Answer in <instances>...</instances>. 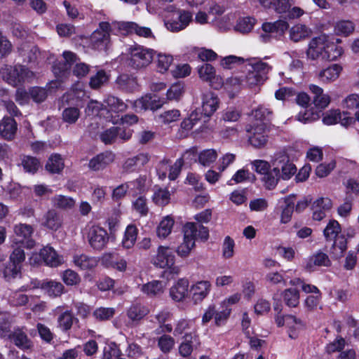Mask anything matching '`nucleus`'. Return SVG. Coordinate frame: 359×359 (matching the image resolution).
I'll return each instance as SVG.
<instances>
[{
    "instance_id": "obj_1",
    "label": "nucleus",
    "mask_w": 359,
    "mask_h": 359,
    "mask_svg": "<svg viewBox=\"0 0 359 359\" xmlns=\"http://www.w3.org/2000/svg\"><path fill=\"white\" fill-rule=\"evenodd\" d=\"M341 40L327 34H321L313 38L306 50L307 57L312 60H322L333 61L340 57L344 49L339 45Z\"/></svg>"
},
{
    "instance_id": "obj_2",
    "label": "nucleus",
    "mask_w": 359,
    "mask_h": 359,
    "mask_svg": "<svg viewBox=\"0 0 359 359\" xmlns=\"http://www.w3.org/2000/svg\"><path fill=\"white\" fill-rule=\"evenodd\" d=\"M65 60L64 63L55 64L53 67V72L57 79L65 76L68 69L75 63L73 67V74L78 78L86 76L90 70V67L84 62H77L76 55L71 51H65L62 54Z\"/></svg>"
},
{
    "instance_id": "obj_3",
    "label": "nucleus",
    "mask_w": 359,
    "mask_h": 359,
    "mask_svg": "<svg viewBox=\"0 0 359 359\" xmlns=\"http://www.w3.org/2000/svg\"><path fill=\"white\" fill-rule=\"evenodd\" d=\"M128 61L130 66L140 69L149 66L153 60L156 51L140 45H133L128 48Z\"/></svg>"
},
{
    "instance_id": "obj_4",
    "label": "nucleus",
    "mask_w": 359,
    "mask_h": 359,
    "mask_svg": "<svg viewBox=\"0 0 359 359\" xmlns=\"http://www.w3.org/2000/svg\"><path fill=\"white\" fill-rule=\"evenodd\" d=\"M11 318L5 314L0 316V337L8 338L21 348H28L30 346V341L27 334L21 329H15L11 331Z\"/></svg>"
},
{
    "instance_id": "obj_5",
    "label": "nucleus",
    "mask_w": 359,
    "mask_h": 359,
    "mask_svg": "<svg viewBox=\"0 0 359 359\" xmlns=\"http://www.w3.org/2000/svg\"><path fill=\"white\" fill-rule=\"evenodd\" d=\"M341 227L335 219H331L323 230V236L327 241H334V250H339L341 256L347 248V241L345 237L341 235Z\"/></svg>"
},
{
    "instance_id": "obj_6",
    "label": "nucleus",
    "mask_w": 359,
    "mask_h": 359,
    "mask_svg": "<svg viewBox=\"0 0 359 359\" xmlns=\"http://www.w3.org/2000/svg\"><path fill=\"white\" fill-rule=\"evenodd\" d=\"M175 257L172 250L169 248L160 245L156 253L151 257V263L156 267L167 269L171 273L177 274L180 271L178 266L175 265Z\"/></svg>"
},
{
    "instance_id": "obj_7",
    "label": "nucleus",
    "mask_w": 359,
    "mask_h": 359,
    "mask_svg": "<svg viewBox=\"0 0 359 359\" xmlns=\"http://www.w3.org/2000/svg\"><path fill=\"white\" fill-rule=\"evenodd\" d=\"M3 79L10 85L15 86L22 81H29L34 73L22 65L6 67L1 72Z\"/></svg>"
},
{
    "instance_id": "obj_8",
    "label": "nucleus",
    "mask_w": 359,
    "mask_h": 359,
    "mask_svg": "<svg viewBox=\"0 0 359 359\" xmlns=\"http://www.w3.org/2000/svg\"><path fill=\"white\" fill-rule=\"evenodd\" d=\"M29 261L32 265L39 264L40 262H43L48 266L57 267L64 262V259L53 248L46 246L40 250L39 254H32Z\"/></svg>"
},
{
    "instance_id": "obj_9",
    "label": "nucleus",
    "mask_w": 359,
    "mask_h": 359,
    "mask_svg": "<svg viewBox=\"0 0 359 359\" xmlns=\"http://www.w3.org/2000/svg\"><path fill=\"white\" fill-rule=\"evenodd\" d=\"M231 313V309L222 306L220 303L218 308L215 304H210L206 308L202 316V324L206 325L213 319L216 326H223L227 322Z\"/></svg>"
},
{
    "instance_id": "obj_10",
    "label": "nucleus",
    "mask_w": 359,
    "mask_h": 359,
    "mask_svg": "<svg viewBox=\"0 0 359 359\" xmlns=\"http://www.w3.org/2000/svg\"><path fill=\"white\" fill-rule=\"evenodd\" d=\"M111 26L107 22H102L99 27L90 36V43L93 48L98 50H107L110 46Z\"/></svg>"
},
{
    "instance_id": "obj_11",
    "label": "nucleus",
    "mask_w": 359,
    "mask_h": 359,
    "mask_svg": "<svg viewBox=\"0 0 359 359\" xmlns=\"http://www.w3.org/2000/svg\"><path fill=\"white\" fill-rule=\"evenodd\" d=\"M86 231V237L90 247L100 250L106 246L109 241V235L104 228L93 224L88 226Z\"/></svg>"
},
{
    "instance_id": "obj_12",
    "label": "nucleus",
    "mask_w": 359,
    "mask_h": 359,
    "mask_svg": "<svg viewBox=\"0 0 359 359\" xmlns=\"http://www.w3.org/2000/svg\"><path fill=\"white\" fill-rule=\"evenodd\" d=\"M272 165L281 170L280 178L283 180H290L297 172V168L290 161L288 155L285 152H278L274 154L271 160Z\"/></svg>"
},
{
    "instance_id": "obj_13",
    "label": "nucleus",
    "mask_w": 359,
    "mask_h": 359,
    "mask_svg": "<svg viewBox=\"0 0 359 359\" xmlns=\"http://www.w3.org/2000/svg\"><path fill=\"white\" fill-rule=\"evenodd\" d=\"M266 126L264 123L249 125L246 127V132L250 133L248 142L255 148H262L268 142Z\"/></svg>"
},
{
    "instance_id": "obj_14",
    "label": "nucleus",
    "mask_w": 359,
    "mask_h": 359,
    "mask_svg": "<svg viewBox=\"0 0 359 359\" xmlns=\"http://www.w3.org/2000/svg\"><path fill=\"white\" fill-rule=\"evenodd\" d=\"M184 238L191 242H195L197 239L206 241L209 237L208 228L194 222H187L183 227Z\"/></svg>"
},
{
    "instance_id": "obj_15",
    "label": "nucleus",
    "mask_w": 359,
    "mask_h": 359,
    "mask_svg": "<svg viewBox=\"0 0 359 359\" xmlns=\"http://www.w3.org/2000/svg\"><path fill=\"white\" fill-rule=\"evenodd\" d=\"M200 116L204 118H210L217 110L219 105V100L217 95L212 92H207L202 95Z\"/></svg>"
},
{
    "instance_id": "obj_16",
    "label": "nucleus",
    "mask_w": 359,
    "mask_h": 359,
    "mask_svg": "<svg viewBox=\"0 0 359 359\" xmlns=\"http://www.w3.org/2000/svg\"><path fill=\"white\" fill-rule=\"evenodd\" d=\"M137 112L146 110H156L163 106V102L156 95H146L141 98L130 102Z\"/></svg>"
},
{
    "instance_id": "obj_17",
    "label": "nucleus",
    "mask_w": 359,
    "mask_h": 359,
    "mask_svg": "<svg viewBox=\"0 0 359 359\" xmlns=\"http://www.w3.org/2000/svg\"><path fill=\"white\" fill-rule=\"evenodd\" d=\"M175 18L165 21V25L172 32H178L184 29L192 20V15L189 11H177L174 13Z\"/></svg>"
},
{
    "instance_id": "obj_18",
    "label": "nucleus",
    "mask_w": 359,
    "mask_h": 359,
    "mask_svg": "<svg viewBox=\"0 0 359 359\" xmlns=\"http://www.w3.org/2000/svg\"><path fill=\"white\" fill-rule=\"evenodd\" d=\"M212 284L209 280H199L192 284L189 288L192 301L198 304L205 299L210 292Z\"/></svg>"
},
{
    "instance_id": "obj_19",
    "label": "nucleus",
    "mask_w": 359,
    "mask_h": 359,
    "mask_svg": "<svg viewBox=\"0 0 359 359\" xmlns=\"http://www.w3.org/2000/svg\"><path fill=\"white\" fill-rule=\"evenodd\" d=\"M198 336L195 332L186 333L182 338V341L178 347L179 353L182 357L189 356L193 350L200 346Z\"/></svg>"
},
{
    "instance_id": "obj_20",
    "label": "nucleus",
    "mask_w": 359,
    "mask_h": 359,
    "mask_svg": "<svg viewBox=\"0 0 359 359\" xmlns=\"http://www.w3.org/2000/svg\"><path fill=\"white\" fill-rule=\"evenodd\" d=\"M183 165L182 158H178L172 165L170 166L168 161H161L157 168V172L161 180L166 177L167 171L169 170L168 178L170 180H175L181 172Z\"/></svg>"
},
{
    "instance_id": "obj_21",
    "label": "nucleus",
    "mask_w": 359,
    "mask_h": 359,
    "mask_svg": "<svg viewBox=\"0 0 359 359\" xmlns=\"http://www.w3.org/2000/svg\"><path fill=\"white\" fill-rule=\"evenodd\" d=\"M33 288H41V290L50 297H57L64 292L63 285L57 281L52 280H46L42 282H36L34 283Z\"/></svg>"
},
{
    "instance_id": "obj_22",
    "label": "nucleus",
    "mask_w": 359,
    "mask_h": 359,
    "mask_svg": "<svg viewBox=\"0 0 359 359\" xmlns=\"http://www.w3.org/2000/svg\"><path fill=\"white\" fill-rule=\"evenodd\" d=\"M13 231L19 241L25 244L26 248H32L34 245V241L30 239L34 231L31 225L22 223L15 224Z\"/></svg>"
},
{
    "instance_id": "obj_23",
    "label": "nucleus",
    "mask_w": 359,
    "mask_h": 359,
    "mask_svg": "<svg viewBox=\"0 0 359 359\" xmlns=\"http://www.w3.org/2000/svg\"><path fill=\"white\" fill-rule=\"evenodd\" d=\"M323 122L327 126L340 122L342 126H347L354 122V118L348 116L346 113L341 114L339 110H330L325 114Z\"/></svg>"
},
{
    "instance_id": "obj_24",
    "label": "nucleus",
    "mask_w": 359,
    "mask_h": 359,
    "mask_svg": "<svg viewBox=\"0 0 359 359\" xmlns=\"http://www.w3.org/2000/svg\"><path fill=\"white\" fill-rule=\"evenodd\" d=\"M189 291V280L181 278L170 287V296L175 302H182L187 297Z\"/></svg>"
},
{
    "instance_id": "obj_25",
    "label": "nucleus",
    "mask_w": 359,
    "mask_h": 359,
    "mask_svg": "<svg viewBox=\"0 0 359 359\" xmlns=\"http://www.w3.org/2000/svg\"><path fill=\"white\" fill-rule=\"evenodd\" d=\"M332 201L328 198H319L312 205L313 218L315 220L320 221L325 216L332 207Z\"/></svg>"
},
{
    "instance_id": "obj_26",
    "label": "nucleus",
    "mask_w": 359,
    "mask_h": 359,
    "mask_svg": "<svg viewBox=\"0 0 359 359\" xmlns=\"http://www.w3.org/2000/svg\"><path fill=\"white\" fill-rule=\"evenodd\" d=\"M288 28V23L285 20H277L274 22H265L262 25V30L266 33L262 34L263 41H267L269 36L267 34H276L280 35Z\"/></svg>"
},
{
    "instance_id": "obj_27",
    "label": "nucleus",
    "mask_w": 359,
    "mask_h": 359,
    "mask_svg": "<svg viewBox=\"0 0 359 359\" xmlns=\"http://www.w3.org/2000/svg\"><path fill=\"white\" fill-rule=\"evenodd\" d=\"M114 160V154L111 151L101 153L93 157L88 164L90 169L97 171L103 170Z\"/></svg>"
},
{
    "instance_id": "obj_28",
    "label": "nucleus",
    "mask_w": 359,
    "mask_h": 359,
    "mask_svg": "<svg viewBox=\"0 0 359 359\" xmlns=\"http://www.w3.org/2000/svg\"><path fill=\"white\" fill-rule=\"evenodd\" d=\"M309 90L313 94V102L316 107L322 110L329 105L330 97L323 93L322 88L315 84H311L309 85Z\"/></svg>"
},
{
    "instance_id": "obj_29",
    "label": "nucleus",
    "mask_w": 359,
    "mask_h": 359,
    "mask_svg": "<svg viewBox=\"0 0 359 359\" xmlns=\"http://www.w3.org/2000/svg\"><path fill=\"white\" fill-rule=\"evenodd\" d=\"M86 97L84 90L83 84L77 83L71 89V90L63 96V100L67 102L75 104L78 107H82L80 102Z\"/></svg>"
},
{
    "instance_id": "obj_30",
    "label": "nucleus",
    "mask_w": 359,
    "mask_h": 359,
    "mask_svg": "<svg viewBox=\"0 0 359 359\" xmlns=\"http://www.w3.org/2000/svg\"><path fill=\"white\" fill-rule=\"evenodd\" d=\"M149 160V154L147 152H142L133 157L128 158L123 164V168L127 171L139 170L145 165Z\"/></svg>"
},
{
    "instance_id": "obj_31",
    "label": "nucleus",
    "mask_w": 359,
    "mask_h": 359,
    "mask_svg": "<svg viewBox=\"0 0 359 359\" xmlns=\"http://www.w3.org/2000/svg\"><path fill=\"white\" fill-rule=\"evenodd\" d=\"M342 69L339 64L331 65L318 73V79L325 83L333 82L339 78Z\"/></svg>"
},
{
    "instance_id": "obj_32",
    "label": "nucleus",
    "mask_w": 359,
    "mask_h": 359,
    "mask_svg": "<svg viewBox=\"0 0 359 359\" xmlns=\"http://www.w3.org/2000/svg\"><path fill=\"white\" fill-rule=\"evenodd\" d=\"M311 34V29L301 23L294 25L289 29V37L294 42L303 41L310 37Z\"/></svg>"
},
{
    "instance_id": "obj_33",
    "label": "nucleus",
    "mask_w": 359,
    "mask_h": 359,
    "mask_svg": "<svg viewBox=\"0 0 359 359\" xmlns=\"http://www.w3.org/2000/svg\"><path fill=\"white\" fill-rule=\"evenodd\" d=\"M294 198L295 196L291 194L278 201L279 203H285L280 214V223L287 224L291 220L294 211Z\"/></svg>"
},
{
    "instance_id": "obj_34",
    "label": "nucleus",
    "mask_w": 359,
    "mask_h": 359,
    "mask_svg": "<svg viewBox=\"0 0 359 359\" xmlns=\"http://www.w3.org/2000/svg\"><path fill=\"white\" fill-rule=\"evenodd\" d=\"M330 264L328 255L319 251L307 259L305 267L309 271H313L316 266H328Z\"/></svg>"
},
{
    "instance_id": "obj_35",
    "label": "nucleus",
    "mask_w": 359,
    "mask_h": 359,
    "mask_svg": "<svg viewBox=\"0 0 359 359\" xmlns=\"http://www.w3.org/2000/svg\"><path fill=\"white\" fill-rule=\"evenodd\" d=\"M165 285L163 281L154 280L148 282L141 287V291L149 297H154L164 292Z\"/></svg>"
},
{
    "instance_id": "obj_36",
    "label": "nucleus",
    "mask_w": 359,
    "mask_h": 359,
    "mask_svg": "<svg viewBox=\"0 0 359 359\" xmlns=\"http://www.w3.org/2000/svg\"><path fill=\"white\" fill-rule=\"evenodd\" d=\"M50 201L53 207L62 210H71L76 204V200L74 198L62 194L55 195L50 198Z\"/></svg>"
},
{
    "instance_id": "obj_37",
    "label": "nucleus",
    "mask_w": 359,
    "mask_h": 359,
    "mask_svg": "<svg viewBox=\"0 0 359 359\" xmlns=\"http://www.w3.org/2000/svg\"><path fill=\"white\" fill-rule=\"evenodd\" d=\"M246 62H248V65L251 67L254 72H256L259 76H262V79L264 81L267 79V74L272 69L271 65L256 58L248 59Z\"/></svg>"
},
{
    "instance_id": "obj_38",
    "label": "nucleus",
    "mask_w": 359,
    "mask_h": 359,
    "mask_svg": "<svg viewBox=\"0 0 359 359\" xmlns=\"http://www.w3.org/2000/svg\"><path fill=\"white\" fill-rule=\"evenodd\" d=\"M17 130V123L13 118L4 117L0 124V134L6 140H12Z\"/></svg>"
},
{
    "instance_id": "obj_39",
    "label": "nucleus",
    "mask_w": 359,
    "mask_h": 359,
    "mask_svg": "<svg viewBox=\"0 0 359 359\" xmlns=\"http://www.w3.org/2000/svg\"><path fill=\"white\" fill-rule=\"evenodd\" d=\"M304 327L303 321L294 316H289L286 320V327L291 339H296L304 330Z\"/></svg>"
},
{
    "instance_id": "obj_40",
    "label": "nucleus",
    "mask_w": 359,
    "mask_h": 359,
    "mask_svg": "<svg viewBox=\"0 0 359 359\" xmlns=\"http://www.w3.org/2000/svg\"><path fill=\"white\" fill-rule=\"evenodd\" d=\"M272 169L267 172L266 174H264L261 178L264 187L269 190L273 189L280 179V172H279L278 168L275 165H272Z\"/></svg>"
},
{
    "instance_id": "obj_41",
    "label": "nucleus",
    "mask_w": 359,
    "mask_h": 359,
    "mask_svg": "<svg viewBox=\"0 0 359 359\" xmlns=\"http://www.w3.org/2000/svg\"><path fill=\"white\" fill-rule=\"evenodd\" d=\"M149 313L147 306L136 304H133L127 311V316L133 323H137Z\"/></svg>"
},
{
    "instance_id": "obj_42",
    "label": "nucleus",
    "mask_w": 359,
    "mask_h": 359,
    "mask_svg": "<svg viewBox=\"0 0 359 359\" xmlns=\"http://www.w3.org/2000/svg\"><path fill=\"white\" fill-rule=\"evenodd\" d=\"M102 262L107 266L119 271H125L127 268V262L124 259H116L114 255L106 253L102 257Z\"/></svg>"
},
{
    "instance_id": "obj_43",
    "label": "nucleus",
    "mask_w": 359,
    "mask_h": 359,
    "mask_svg": "<svg viewBox=\"0 0 359 359\" xmlns=\"http://www.w3.org/2000/svg\"><path fill=\"white\" fill-rule=\"evenodd\" d=\"M138 234L137 226L133 224L127 226L123 238L122 239V246L126 249H130L135 245Z\"/></svg>"
},
{
    "instance_id": "obj_44",
    "label": "nucleus",
    "mask_w": 359,
    "mask_h": 359,
    "mask_svg": "<svg viewBox=\"0 0 359 359\" xmlns=\"http://www.w3.org/2000/svg\"><path fill=\"white\" fill-rule=\"evenodd\" d=\"M74 263L81 269H92L97 265L98 260L95 257L81 254L74 255Z\"/></svg>"
},
{
    "instance_id": "obj_45",
    "label": "nucleus",
    "mask_w": 359,
    "mask_h": 359,
    "mask_svg": "<svg viewBox=\"0 0 359 359\" xmlns=\"http://www.w3.org/2000/svg\"><path fill=\"white\" fill-rule=\"evenodd\" d=\"M174 219L170 217L166 216L162 219L156 229V234L160 238H165L170 234L173 225Z\"/></svg>"
},
{
    "instance_id": "obj_46",
    "label": "nucleus",
    "mask_w": 359,
    "mask_h": 359,
    "mask_svg": "<svg viewBox=\"0 0 359 359\" xmlns=\"http://www.w3.org/2000/svg\"><path fill=\"white\" fill-rule=\"evenodd\" d=\"M172 62V55L163 53H158L155 61L157 72L161 74L167 72Z\"/></svg>"
},
{
    "instance_id": "obj_47",
    "label": "nucleus",
    "mask_w": 359,
    "mask_h": 359,
    "mask_svg": "<svg viewBox=\"0 0 359 359\" xmlns=\"http://www.w3.org/2000/svg\"><path fill=\"white\" fill-rule=\"evenodd\" d=\"M244 87V80L240 76H233L227 79L224 84V88L229 94H233Z\"/></svg>"
},
{
    "instance_id": "obj_48",
    "label": "nucleus",
    "mask_w": 359,
    "mask_h": 359,
    "mask_svg": "<svg viewBox=\"0 0 359 359\" xmlns=\"http://www.w3.org/2000/svg\"><path fill=\"white\" fill-rule=\"evenodd\" d=\"M157 346L163 353H170L175 346V339L167 334H163L157 339Z\"/></svg>"
},
{
    "instance_id": "obj_49",
    "label": "nucleus",
    "mask_w": 359,
    "mask_h": 359,
    "mask_svg": "<svg viewBox=\"0 0 359 359\" xmlns=\"http://www.w3.org/2000/svg\"><path fill=\"white\" fill-rule=\"evenodd\" d=\"M64 166V161L61 156L59 154H53L48 158L46 168L50 172L58 173L62 170Z\"/></svg>"
},
{
    "instance_id": "obj_50",
    "label": "nucleus",
    "mask_w": 359,
    "mask_h": 359,
    "mask_svg": "<svg viewBox=\"0 0 359 359\" xmlns=\"http://www.w3.org/2000/svg\"><path fill=\"white\" fill-rule=\"evenodd\" d=\"M81 116V111L78 106L65 108L62 113V118L64 122L72 125L74 124Z\"/></svg>"
},
{
    "instance_id": "obj_51",
    "label": "nucleus",
    "mask_w": 359,
    "mask_h": 359,
    "mask_svg": "<svg viewBox=\"0 0 359 359\" xmlns=\"http://www.w3.org/2000/svg\"><path fill=\"white\" fill-rule=\"evenodd\" d=\"M104 102L106 104L105 108L107 107L109 111L116 113L122 112L127 109V104L119 98L109 95L108 96Z\"/></svg>"
},
{
    "instance_id": "obj_52",
    "label": "nucleus",
    "mask_w": 359,
    "mask_h": 359,
    "mask_svg": "<svg viewBox=\"0 0 359 359\" xmlns=\"http://www.w3.org/2000/svg\"><path fill=\"white\" fill-rule=\"evenodd\" d=\"M43 224L51 230H57L61 225L60 219L54 210H48L44 215Z\"/></svg>"
},
{
    "instance_id": "obj_53",
    "label": "nucleus",
    "mask_w": 359,
    "mask_h": 359,
    "mask_svg": "<svg viewBox=\"0 0 359 359\" xmlns=\"http://www.w3.org/2000/svg\"><path fill=\"white\" fill-rule=\"evenodd\" d=\"M355 25L350 20H339L336 22L334 32L337 35L347 36L353 32Z\"/></svg>"
},
{
    "instance_id": "obj_54",
    "label": "nucleus",
    "mask_w": 359,
    "mask_h": 359,
    "mask_svg": "<svg viewBox=\"0 0 359 359\" xmlns=\"http://www.w3.org/2000/svg\"><path fill=\"white\" fill-rule=\"evenodd\" d=\"M116 83L118 88L127 91L133 90L137 86V81L133 76L127 74L119 76L116 81Z\"/></svg>"
},
{
    "instance_id": "obj_55",
    "label": "nucleus",
    "mask_w": 359,
    "mask_h": 359,
    "mask_svg": "<svg viewBox=\"0 0 359 359\" xmlns=\"http://www.w3.org/2000/svg\"><path fill=\"white\" fill-rule=\"evenodd\" d=\"M217 158V152L213 149L201 151L198 154V162L203 166H210Z\"/></svg>"
},
{
    "instance_id": "obj_56",
    "label": "nucleus",
    "mask_w": 359,
    "mask_h": 359,
    "mask_svg": "<svg viewBox=\"0 0 359 359\" xmlns=\"http://www.w3.org/2000/svg\"><path fill=\"white\" fill-rule=\"evenodd\" d=\"M109 75L104 70H99L92 76L90 79L89 85L93 89H98L107 83Z\"/></svg>"
},
{
    "instance_id": "obj_57",
    "label": "nucleus",
    "mask_w": 359,
    "mask_h": 359,
    "mask_svg": "<svg viewBox=\"0 0 359 359\" xmlns=\"http://www.w3.org/2000/svg\"><path fill=\"white\" fill-rule=\"evenodd\" d=\"M180 116L181 114L178 109H171L161 114L158 116L157 121L161 124L170 125V123L178 121Z\"/></svg>"
},
{
    "instance_id": "obj_58",
    "label": "nucleus",
    "mask_w": 359,
    "mask_h": 359,
    "mask_svg": "<svg viewBox=\"0 0 359 359\" xmlns=\"http://www.w3.org/2000/svg\"><path fill=\"white\" fill-rule=\"evenodd\" d=\"M320 118L319 113L313 109H304L296 116V119L302 123H309Z\"/></svg>"
},
{
    "instance_id": "obj_59",
    "label": "nucleus",
    "mask_w": 359,
    "mask_h": 359,
    "mask_svg": "<svg viewBox=\"0 0 359 359\" xmlns=\"http://www.w3.org/2000/svg\"><path fill=\"white\" fill-rule=\"evenodd\" d=\"M200 109H196L189 114V117L184 118L181 123V128L186 131L191 130L197 123L201 119Z\"/></svg>"
},
{
    "instance_id": "obj_60",
    "label": "nucleus",
    "mask_w": 359,
    "mask_h": 359,
    "mask_svg": "<svg viewBox=\"0 0 359 359\" xmlns=\"http://www.w3.org/2000/svg\"><path fill=\"white\" fill-rule=\"evenodd\" d=\"M344 108L349 110H355V118L359 121V95L351 94L343 101Z\"/></svg>"
},
{
    "instance_id": "obj_61",
    "label": "nucleus",
    "mask_w": 359,
    "mask_h": 359,
    "mask_svg": "<svg viewBox=\"0 0 359 359\" xmlns=\"http://www.w3.org/2000/svg\"><path fill=\"white\" fill-rule=\"evenodd\" d=\"M20 54L24 58V61L27 62H32L34 61L39 55V50L35 46H30L27 44L23 45L19 49Z\"/></svg>"
},
{
    "instance_id": "obj_62",
    "label": "nucleus",
    "mask_w": 359,
    "mask_h": 359,
    "mask_svg": "<svg viewBox=\"0 0 359 359\" xmlns=\"http://www.w3.org/2000/svg\"><path fill=\"white\" fill-rule=\"evenodd\" d=\"M244 80V87H248L250 88H253L260 85L263 84L265 81L263 79H262V76H259L254 72L252 70H249L247 75L245 76Z\"/></svg>"
},
{
    "instance_id": "obj_63",
    "label": "nucleus",
    "mask_w": 359,
    "mask_h": 359,
    "mask_svg": "<svg viewBox=\"0 0 359 359\" xmlns=\"http://www.w3.org/2000/svg\"><path fill=\"white\" fill-rule=\"evenodd\" d=\"M283 299L288 306L296 307L299 302V291L294 288L286 289L284 291Z\"/></svg>"
},
{
    "instance_id": "obj_64",
    "label": "nucleus",
    "mask_w": 359,
    "mask_h": 359,
    "mask_svg": "<svg viewBox=\"0 0 359 359\" xmlns=\"http://www.w3.org/2000/svg\"><path fill=\"white\" fill-rule=\"evenodd\" d=\"M184 85L183 83L177 82L173 83L168 90L166 96L169 100H178L183 95Z\"/></svg>"
}]
</instances>
